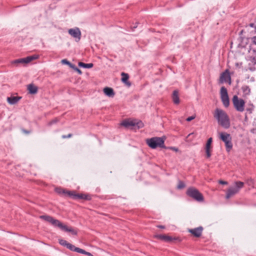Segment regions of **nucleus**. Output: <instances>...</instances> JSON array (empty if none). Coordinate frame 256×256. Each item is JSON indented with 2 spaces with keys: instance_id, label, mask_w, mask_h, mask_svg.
<instances>
[{
  "instance_id": "25",
  "label": "nucleus",
  "mask_w": 256,
  "mask_h": 256,
  "mask_svg": "<svg viewBox=\"0 0 256 256\" xmlns=\"http://www.w3.org/2000/svg\"><path fill=\"white\" fill-rule=\"evenodd\" d=\"M242 90L243 92L246 95L249 94L250 92V89L248 86H244L242 87Z\"/></svg>"
},
{
  "instance_id": "18",
  "label": "nucleus",
  "mask_w": 256,
  "mask_h": 256,
  "mask_svg": "<svg viewBox=\"0 0 256 256\" xmlns=\"http://www.w3.org/2000/svg\"><path fill=\"white\" fill-rule=\"evenodd\" d=\"M104 94L108 97L112 98L114 96V90L109 87H106L103 90Z\"/></svg>"
},
{
  "instance_id": "21",
  "label": "nucleus",
  "mask_w": 256,
  "mask_h": 256,
  "mask_svg": "<svg viewBox=\"0 0 256 256\" xmlns=\"http://www.w3.org/2000/svg\"><path fill=\"white\" fill-rule=\"evenodd\" d=\"M121 75L122 76V81L126 84L128 86H130L131 84L128 82V80L129 78L128 74L124 72H122Z\"/></svg>"
},
{
  "instance_id": "17",
  "label": "nucleus",
  "mask_w": 256,
  "mask_h": 256,
  "mask_svg": "<svg viewBox=\"0 0 256 256\" xmlns=\"http://www.w3.org/2000/svg\"><path fill=\"white\" fill-rule=\"evenodd\" d=\"M172 102L176 104H178L180 102L179 98V92L178 90H174L172 94Z\"/></svg>"
},
{
  "instance_id": "4",
  "label": "nucleus",
  "mask_w": 256,
  "mask_h": 256,
  "mask_svg": "<svg viewBox=\"0 0 256 256\" xmlns=\"http://www.w3.org/2000/svg\"><path fill=\"white\" fill-rule=\"evenodd\" d=\"M219 138L225 144L226 150L228 152L232 148V138L230 134L226 132H220Z\"/></svg>"
},
{
  "instance_id": "37",
  "label": "nucleus",
  "mask_w": 256,
  "mask_h": 256,
  "mask_svg": "<svg viewBox=\"0 0 256 256\" xmlns=\"http://www.w3.org/2000/svg\"><path fill=\"white\" fill-rule=\"evenodd\" d=\"M69 66H70V68H72L74 70V68H76L74 65L72 64L71 63H70V64Z\"/></svg>"
},
{
  "instance_id": "23",
  "label": "nucleus",
  "mask_w": 256,
  "mask_h": 256,
  "mask_svg": "<svg viewBox=\"0 0 256 256\" xmlns=\"http://www.w3.org/2000/svg\"><path fill=\"white\" fill-rule=\"evenodd\" d=\"M78 65L80 67L86 68H92L94 66L92 63L85 64L82 62H79Z\"/></svg>"
},
{
  "instance_id": "30",
  "label": "nucleus",
  "mask_w": 256,
  "mask_h": 256,
  "mask_svg": "<svg viewBox=\"0 0 256 256\" xmlns=\"http://www.w3.org/2000/svg\"><path fill=\"white\" fill-rule=\"evenodd\" d=\"M184 186H185L184 184L182 182L180 181L178 186V188L179 189H181V188H184Z\"/></svg>"
},
{
  "instance_id": "14",
  "label": "nucleus",
  "mask_w": 256,
  "mask_h": 256,
  "mask_svg": "<svg viewBox=\"0 0 256 256\" xmlns=\"http://www.w3.org/2000/svg\"><path fill=\"white\" fill-rule=\"evenodd\" d=\"M212 138H210L208 139V140L206 142V144L205 149H206V157L208 158H210L211 156L210 152H211V148H212L211 145H212Z\"/></svg>"
},
{
  "instance_id": "35",
  "label": "nucleus",
  "mask_w": 256,
  "mask_h": 256,
  "mask_svg": "<svg viewBox=\"0 0 256 256\" xmlns=\"http://www.w3.org/2000/svg\"><path fill=\"white\" fill-rule=\"evenodd\" d=\"M74 70L80 74H82V71L78 68H74Z\"/></svg>"
},
{
  "instance_id": "40",
  "label": "nucleus",
  "mask_w": 256,
  "mask_h": 256,
  "mask_svg": "<svg viewBox=\"0 0 256 256\" xmlns=\"http://www.w3.org/2000/svg\"><path fill=\"white\" fill-rule=\"evenodd\" d=\"M254 26V24H250V26L251 27H253V26Z\"/></svg>"
},
{
  "instance_id": "12",
  "label": "nucleus",
  "mask_w": 256,
  "mask_h": 256,
  "mask_svg": "<svg viewBox=\"0 0 256 256\" xmlns=\"http://www.w3.org/2000/svg\"><path fill=\"white\" fill-rule=\"evenodd\" d=\"M68 33L74 38L79 41L81 37V32L78 28H71L68 30Z\"/></svg>"
},
{
  "instance_id": "33",
  "label": "nucleus",
  "mask_w": 256,
  "mask_h": 256,
  "mask_svg": "<svg viewBox=\"0 0 256 256\" xmlns=\"http://www.w3.org/2000/svg\"><path fill=\"white\" fill-rule=\"evenodd\" d=\"M72 136V134H70L68 135H62V138H70Z\"/></svg>"
},
{
  "instance_id": "1",
  "label": "nucleus",
  "mask_w": 256,
  "mask_h": 256,
  "mask_svg": "<svg viewBox=\"0 0 256 256\" xmlns=\"http://www.w3.org/2000/svg\"><path fill=\"white\" fill-rule=\"evenodd\" d=\"M214 117L220 125L225 128L230 126V120L226 112L222 109L216 108L214 112Z\"/></svg>"
},
{
  "instance_id": "34",
  "label": "nucleus",
  "mask_w": 256,
  "mask_h": 256,
  "mask_svg": "<svg viewBox=\"0 0 256 256\" xmlns=\"http://www.w3.org/2000/svg\"><path fill=\"white\" fill-rule=\"evenodd\" d=\"M218 182H219V184H228L227 182L223 181L222 180H220L218 181Z\"/></svg>"
},
{
  "instance_id": "2",
  "label": "nucleus",
  "mask_w": 256,
  "mask_h": 256,
  "mask_svg": "<svg viewBox=\"0 0 256 256\" xmlns=\"http://www.w3.org/2000/svg\"><path fill=\"white\" fill-rule=\"evenodd\" d=\"M165 137L155 136L146 140V144L148 146L152 149H156L158 147L165 148L164 141Z\"/></svg>"
},
{
  "instance_id": "19",
  "label": "nucleus",
  "mask_w": 256,
  "mask_h": 256,
  "mask_svg": "<svg viewBox=\"0 0 256 256\" xmlns=\"http://www.w3.org/2000/svg\"><path fill=\"white\" fill-rule=\"evenodd\" d=\"M56 192L60 194H61V193L66 194L69 196L73 198L74 199H76V196H77L78 194H76L74 191L65 192L64 190H56Z\"/></svg>"
},
{
  "instance_id": "27",
  "label": "nucleus",
  "mask_w": 256,
  "mask_h": 256,
  "mask_svg": "<svg viewBox=\"0 0 256 256\" xmlns=\"http://www.w3.org/2000/svg\"><path fill=\"white\" fill-rule=\"evenodd\" d=\"M59 243L60 244H61L62 246H66V248L68 247V242L66 241V240H59Z\"/></svg>"
},
{
  "instance_id": "41",
  "label": "nucleus",
  "mask_w": 256,
  "mask_h": 256,
  "mask_svg": "<svg viewBox=\"0 0 256 256\" xmlns=\"http://www.w3.org/2000/svg\"><path fill=\"white\" fill-rule=\"evenodd\" d=\"M136 27H137V26H134L133 27V28H136Z\"/></svg>"
},
{
  "instance_id": "29",
  "label": "nucleus",
  "mask_w": 256,
  "mask_h": 256,
  "mask_svg": "<svg viewBox=\"0 0 256 256\" xmlns=\"http://www.w3.org/2000/svg\"><path fill=\"white\" fill-rule=\"evenodd\" d=\"M58 121H59V120L58 118H55L54 120H51L50 122H49L48 125L51 126L54 124L56 123Z\"/></svg>"
},
{
  "instance_id": "6",
  "label": "nucleus",
  "mask_w": 256,
  "mask_h": 256,
  "mask_svg": "<svg viewBox=\"0 0 256 256\" xmlns=\"http://www.w3.org/2000/svg\"><path fill=\"white\" fill-rule=\"evenodd\" d=\"M232 102L234 108L238 112H243L244 110L245 102L240 98H239L236 95L233 96Z\"/></svg>"
},
{
  "instance_id": "26",
  "label": "nucleus",
  "mask_w": 256,
  "mask_h": 256,
  "mask_svg": "<svg viewBox=\"0 0 256 256\" xmlns=\"http://www.w3.org/2000/svg\"><path fill=\"white\" fill-rule=\"evenodd\" d=\"M76 199H84V200H90V198L89 196L85 195L83 194H77Z\"/></svg>"
},
{
  "instance_id": "11",
  "label": "nucleus",
  "mask_w": 256,
  "mask_h": 256,
  "mask_svg": "<svg viewBox=\"0 0 256 256\" xmlns=\"http://www.w3.org/2000/svg\"><path fill=\"white\" fill-rule=\"evenodd\" d=\"M220 82L222 84L226 82H228L230 84H231V78L228 70H226L221 74L220 78Z\"/></svg>"
},
{
  "instance_id": "22",
  "label": "nucleus",
  "mask_w": 256,
  "mask_h": 256,
  "mask_svg": "<svg viewBox=\"0 0 256 256\" xmlns=\"http://www.w3.org/2000/svg\"><path fill=\"white\" fill-rule=\"evenodd\" d=\"M28 90L30 94H35L38 92V87L31 84L28 86Z\"/></svg>"
},
{
  "instance_id": "24",
  "label": "nucleus",
  "mask_w": 256,
  "mask_h": 256,
  "mask_svg": "<svg viewBox=\"0 0 256 256\" xmlns=\"http://www.w3.org/2000/svg\"><path fill=\"white\" fill-rule=\"evenodd\" d=\"M67 248L72 251L76 252L78 253L80 252V249H81L80 248L76 247L72 245V244H71L70 243L68 244Z\"/></svg>"
},
{
  "instance_id": "15",
  "label": "nucleus",
  "mask_w": 256,
  "mask_h": 256,
  "mask_svg": "<svg viewBox=\"0 0 256 256\" xmlns=\"http://www.w3.org/2000/svg\"><path fill=\"white\" fill-rule=\"evenodd\" d=\"M202 227L200 226L194 229H190L188 230V232H190L194 236L198 238L202 235Z\"/></svg>"
},
{
  "instance_id": "31",
  "label": "nucleus",
  "mask_w": 256,
  "mask_h": 256,
  "mask_svg": "<svg viewBox=\"0 0 256 256\" xmlns=\"http://www.w3.org/2000/svg\"><path fill=\"white\" fill-rule=\"evenodd\" d=\"M62 63L63 64H68V65H70V62H69L66 59H64L62 60Z\"/></svg>"
},
{
  "instance_id": "32",
  "label": "nucleus",
  "mask_w": 256,
  "mask_h": 256,
  "mask_svg": "<svg viewBox=\"0 0 256 256\" xmlns=\"http://www.w3.org/2000/svg\"><path fill=\"white\" fill-rule=\"evenodd\" d=\"M196 118V116H190V117H188L186 119V120L187 122H190L192 120H193L194 119Z\"/></svg>"
},
{
  "instance_id": "9",
  "label": "nucleus",
  "mask_w": 256,
  "mask_h": 256,
  "mask_svg": "<svg viewBox=\"0 0 256 256\" xmlns=\"http://www.w3.org/2000/svg\"><path fill=\"white\" fill-rule=\"evenodd\" d=\"M40 218L41 219L44 220L54 226H58L59 228L60 226H61V222L58 220L54 218L52 216L47 215L40 216Z\"/></svg>"
},
{
  "instance_id": "3",
  "label": "nucleus",
  "mask_w": 256,
  "mask_h": 256,
  "mask_svg": "<svg viewBox=\"0 0 256 256\" xmlns=\"http://www.w3.org/2000/svg\"><path fill=\"white\" fill-rule=\"evenodd\" d=\"M186 194L188 196L198 202H202L204 200L202 194L198 190L194 187L189 188L187 190Z\"/></svg>"
},
{
  "instance_id": "5",
  "label": "nucleus",
  "mask_w": 256,
  "mask_h": 256,
  "mask_svg": "<svg viewBox=\"0 0 256 256\" xmlns=\"http://www.w3.org/2000/svg\"><path fill=\"white\" fill-rule=\"evenodd\" d=\"M244 186V183L242 182L237 181L234 182V186L230 187L227 190L226 198L228 199L234 195L238 194L240 190Z\"/></svg>"
},
{
  "instance_id": "10",
  "label": "nucleus",
  "mask_w": 256,
  "mask_h": 256,
  "mask_svg": "<svg viewBox=\"0 0 256 256\" xmlns=\"http://www.w3.org/2000/svg\"><path fill=\"white\" fill-rule=\"evenodd\" d=\"M38 58V56L37 55L28 56H27L24 58L16 60H15L14 61V64H28V62H30L31 61L33 60H34L37 59Z\"/></svg>"
},
{
  "instance_id": "7",
  "label": "nucleus",
  "mask_w": 256,
  "mask_h": 256,
  "mask_svg": "<svg viewBox=\"0 0 256 256\" xmlns=\"http://www.w3.org/2000/svg\"><path fill=\"white\" fill-rule=\"evenodd\" d=\"M120 125L127 128H132L134 126H137L138 128L143 127L144 124L141 121H137L136 120H123Z\"/></svg>"
},
{
  "instance_id": "38",
  "label": "nucleus",
  "mask_w": 256,
  "mask_h": 256,
  "mask_svg": "<svg viewBox=\"0 0 256 256\" xmlns=\"http://www.w3.org/2000/svg\"><path fill=\"white\" fill-rule=\"evenodd\" d=\"M22 131H23V132H24V133H26V134H29V133H30V132H28V130H22Z\"/></svg>"
},
{
  "instance_id": "39",
  "label": "nucleus",
  "mask_w": 256,
  "mask_h": 256,
  "mask_svg": "<svg viewBox=\"0 0 256 256\" xmlns=\"http://www.w3.org/2000/svg\"><path fill=\"white\" fill-rule=\"evenodd\" d=\"M158 227L159 228H165L164 226H158Z\"/></svg>"
},
{
  "instance_id": "16",
  "label": "nucleus",
  "mask_w": 256,
  "mask_h": 256,
  "mask_svg": "<svg viewBox=\"0 0 256 256\" xmlns=\"http://www.w3.org/2000/svg\"><path fill=\"white\" fill-rule=\"evenodd\" d=\"M59 228L62 230L66 232H70L74 235H76L78 234L77 230L72 228H68L64 224L61 222V226H60Z\"/></svg>"
},
{
  "instance_id": "20",
  "label": "nucleus",
  "mask_w": 256,
  "mask_h": 256,
  "mask_svg": "<svg viewBox=\"0 0 256 256\" xmlns=\"http://www.w3.org/2000/svg\"><path fill=\"white\" fill-rule=\"evenodd\" d=\"M21 98V97L19 96H10L8 97V102L10 104H14L17 103L19 100Z\"/></svg>"
},
{
  "instance_id": "28",
  "label": "nucleus",
  "mask_w": 256,
  "mask_h": 256,
  "mask_svg": "<svg viewBox=\"0 0 256 256\" xmlns=\"http://www.w3.org/2000/svg\"><path fill=\"white\" fill-rule=\"evenodd\" d=\"M80 254H86V255H88V256H92V254L89 252H87L86 251H85L84 250H82V249H80Z\"/></svg>"
},
{
  "instance_id": "36",
  "label": "nucleus",
  "mask_w": 256,
  "mask_h": 256,
  "mask_svg": "<svg viewBox=\"0 0 256 256\" xmlns=\"http://www.w3.org/2000/svg\"><path fill=\"white\" fill-rule=\"evenodd\" d=\"M252 40L253 43L256 45V36H254L252 38Z\"/></svg>"
},
{
  "instance_id": "13",
  "label": "nucleus",
  "mask_w": 256,
  "mask_h": 256,
  "mask_svg": "<svg viewBox=\"0 0 256 256\" xmlns=\"http://www.w3.org/2000/svg\"><path fill=\"white\" fill-rule=\"evenodd\" d=\"M158 239L162 240L166 242H172L173 240H178L180 241V239L178 238H172L164 234H158L155 236Z\"/></svg>"
},
{
  "instance_id": "8",
  "label": "nucleus",
  "mask_w": 256,
  "mask_h": 256,
  "mask_svg": "<svg viewBox=\"0 0 256 256\" xmlns=\"http://www.w3.org/2000/svg\"><path fill=\"white\" fill-rule=\"evenodd\" d=\"M220 98L224 106L228 108L230 105V100L228 96V91L224 86H222L220 88Z\"/></svg>"
}]
</instances>
